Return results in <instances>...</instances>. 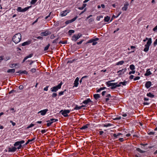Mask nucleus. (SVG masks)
Segmentation results:
<instances>
[{"mask_svg": "<svg viewBox=\"0 0 157 157\" xmlns=\"http://www.w3.org/2000/svg\"><path fill=\"white\" fill-rule=\"evenodd\" d=\"M147 40H148V41L146 44L145 45V48L144 50V51L146 52H147L148 51L149 46H150L152 43L151 39V38L148 39V38L146 37L145 39L143 40V41L145 42Z\"/></svg>", "mask_w": 157, "mask_h": 157, "instance_id": "f257e3e1", "label": "nucleus"}, {"mask_svg": "<svg viewBox=\"0 0 157 157\" xmlns=\"http://www.w3.org/2000/svg\"><path fill=\"white\" fill-rule=\"evenodd\" d=\"M21 36L20 33L15 34L13 37V40L15 44L20 42L21 40Z\"/></svg>", "mask_w": 157, "mask_h": 157, "instance_id": "f03ea898", "label": "nucleus"}, {"mask_svg": "<svg viewBox=\"0 0 157 157\" xmlns=\"http://www.w3.org/2000/svg\"><path fill=\"white\" fill-rule=\"evenodd\" d=\"M111 81H108L106 82V84L108 87L111 86L110 88L112 89H113L116 88L117 87L116 86V84L117 83H110Z\"/></svg>", "mask_w": 157, "mask_h": 157, "instance_id": "7ed1b4c3", "label": "nucleus"}, {"mask_svg": "<svg viewBox=\"0 0 157 157\" xmlns=\"http://www.w3.org/2000/svg\"><path fill=\"white\" fill-rule=\"evenodd\" d=\"M62 84V83L61 82L59 84L56 86H55L51 88V91L52 92H56L57 91L58 89L61 88V86Z\"/></svg>", "mask_w": 157, "mask_h": 157, "instance_id": "20e7f679", "label": "nucleus"}, {"mask_svg": "<svg viewBox=\"0 0 157 157\" xmlns=\"http://www.w3.org/2000/svg\"><path fill=\"white\" fill-rule=\"evenodd\" d=\"M70 112V110H61L59 112L65 117H67L68 116V114Z\"/></svg>", "mask_w": 157, "mask_h": 157, "instance_id": "39448f33", "label": "nucleus"}, {"mask_svg": "<svg viewBox=\"0 0 157 157\" xmlns=\"http://www.w3.org/2000/svg\"><path fill=\"white\" fill-rule=\"evenodd\" d=\"M82 36V34L79 33L77 35H74L72 37V40L73 41H76L78 39L80 38Z\"/></svg>", "mask_w": 157, "mask_h": 157, "instance_id": "423d86ee", "label": "nucleus"}, {"mask_svg": "<svg viewBox=\"0 0 157 157\" xmlns=\"http://www.w3.org/2000/svg\"><path fill=\"white\" fill-rule=\"evenodd\" d=\"M30 7V6H29L22 9L21 7H19L17 8V10L19 12H25Z\"/></svg>", "mask_w": 157, "mask_h": 157, "instance_id": "0eeeda50", "label": "nucleus"}, {"mask_svg": "<svg viewBox=\"0 0 157 157\" xmlns=\"http://www.w3.org/2000/svg\"><path fill=\"white\" fill-rule=\"evenodd\" d=\"M70 11L69 10H66L61 12L60 13V15L62 17L65 16H66L67 14Z\"/></svg>", "mask_w": 157, "mask_h": 157, "instance_id": "6e6552de", "label": "nucleus"}, {"mask_svg": "<svg viewBox=\"0 0 157 157\" xmlns=\"http://www.w3.org/2000/svg\"><path fill=\"white\" fill-rule=\"evenodd\" d=\"M126 70H127L126 69V68H125L122 69L121 70L118 71L117 72V73H119L118 75L119 76H120L121 75H123L126 71Z\"/></svg>", "mask_w": 157, "mask_h": 157, "instance_id": "1a4fd4ad", "label": "nucleus"}, {"mask_svg": "<svg viewBox=\"0 0 157 157\" xmlns=\"http://www.w3.org/2000/svg\"><path fill=\"white\" fill-rule=\"evenodd\" d=\"M129 6V3L126 2L124 4L123 7H122V10L123 11H126L127 10L128 7Z\"/></svg>", "mask_w": 157, "mask_h": 157, "instance_id": "9d476101", "label": "nucleus"}, {"mask_svg": "<svg viewBox=\"0 0 157 157\" xmlns=\"http://www.w3.org/2000/svg\"><path fill=\"white\" fill-rule=\"evenodd\" d=\"M17 149V148L14 147H12L11 148H8V151L9 152H13L15 151Z\"/></svg>", "mask_w": 157, "mask_h": 157, "instance_id": "9b49d317", "label": "nucleus"}, {"mask_svg": "<svg viewBox=\"0 0 157 157\" xmlns=\"http://www.w3.org/2000/svg\"><path fill=\"white\" fill-rule=\"evenodd\" d=\"M48 111V109H44L43 110H42L39 112L38 113H41V115H45L46 112Z\"/></svg>", "mask_w": 157, "mask_h": 157, "instance_id": "f8f14e48", "label": "nucleus"}, {"mask_svg": "<svg viewBox=\"0 0 157 157\" xmlns=\"http://www.w3.org/2000/svg\"><path fill=\"white\" fill-rule=\"evenodd\" d=\"M79 80V78L78 77L76 78L74 82V85L75 87H77L78 86V81Z\"/></svg>", "mask_w": 157, "mask_h": 157, "instance_id": "ddd939ff", "label": "nucleus"}, {"mask_svg": "<svg viewBox=\"0 0 157 157\" xmlns=\"http://www.w3.org/2000/svg\"><path fill=\"white\" fill-rule=\"evenodd\" d=\"M151 83L150 81L147 82L145 84V86L147 89L149 88L151 86Z\"/></svg>", "mask_w": 157, "mask_h": 157, "instance_id": "4468645a", "label": "nucleus"}, {"mask_svg": "<svg viewBox=\"0 0 157 157\" xmlns=\"http://www.w3.org/2000/svg\"><path fill=\"white\" fill-rule=\"evenodd\" d=\"M99 39L98 38H96L94 39H91L90 40H89L86 43V44L89 43H91L93 42L94 41H97V40H99Z\"/></svg>", "mask_w": 157, "mask_h": 157, "instance_id": "2eb2a0df", "label": "nucleus"}, {"mask_svg": "<svg viewBox=\"0 0 157 157\" xmlns=\"http://www.w3.org/2000/svg\"><path fill=\"white\" fill-rule=\"evenodd\" d=\"M49 34V33L48 31H45L43 32H42L40 33V35L41 36H45L48 35Z\"/></svg>", "mask_w": 157, "mask_h": 157, "instance_id": "dca6fc26", "label": "nucleus"}, {"mask_svg": "<svg viewBox=\"0 0 157 157\" xmlns=\"http://www.w3.org/2000/svg\"><path fill=\"white\" fill-rule=\"evenodd\" d=\"M92 102V101L90 99L88 98L86 100H85L83 101L82 102V103L86 104H88L90 102Z\"/></svg>", "mask_w": 157, "mask_h": 157, "instance_id": "f3484780", "label": "nucleus"}, {"mask_svg": "<svg viewBox=\"0 0 157 157\" xmlns=\"http://www.w3.org/2000/svg\"><path fill=\"white\" fill-rule=\"evenodd\" d=\"M152 74L151 72L149 71V69H147L146 72V73L144 74V75L148 76Z\"/></svg>", "mask_w": 157, "mask_h": 157, "instance_id": "a211bd4d", "label": "nucleus"}, {"mask_svg": "<svg viewBox=\"0 0 157 157\" xmlns=\"http://www.w3.org/2000/svg\"><path fill=\"white\" fill-rule=\"evenodd\" d=\"M147 96L151 98H153L155 97V96L154 94L150 92L147 93Z\"/></svg>", "mask_w": 157, "mask_h": 157, "instance_id": "6ab92c4d", "label": "nucleus"}, {"mask_svg": "<svg viewBox=\"0 0 157 157\" xmlns=\"http://www.w3.org/2000/svg\"><path fill=\"white\" fill-rule=\"evenodd\" d=\"M15 72V69H9L7 70V72L10 73H14Z\"/></svg>", "mask_w": 157, "mask_h": 157, "instance_id": "aec40b11", "label": "nucleus"}, {"mask_svg": "<svg viewBox=\"0 0 157 157\" xmlns=\"http://www.w3.org/2000/svg\"><path fill=\"white\" fill-rule=\"evenodd\" d=\"M89 125V124H87L83 126L81 128V130L85 129L88 128V126Z\"/></svg>", "mask_w": 157, "mask_h": 157, "instance_id": "412c9836", "label": "nucleus"}, {"mask_svg": "<svg viewBox=\"0 0 157 157\" xmlns=\"http://www.w3.org/2000/svg\"><path fill=\"white\" fill-rule=\"evenodd\" d=\"M94 97L96 100L100 98V95L99 94H96L94 95Z\"/></svg>", "mask_w": 157, "mask_h": 157, "instance_id": "4be33fe9", "label": "nucleus"}, {"mask_svg": "<svg viewBox=\"0 0 157 157\" xmlns=\"http://www.w3.org/2000/svg\"><path fill=\"white\" fill-rule=\"evenodd\" d=\"M121 135V134L120 133H118L117 134L114 133L113 134V136L115 138V139L116 138H118V136Z\"/></svg>", "mask_w": 157, "mask_h": 157, "instance_id": "5701e85b", "label": "nucleus"}, {"mask_svg": "<svg viewBox=\"0 0 157 157\" xmlns=\"http://www.w3.org/2000/svg\"><path fill=\"white\" fill-rule=\"evenodd\" d=\"M110 17L108 16H106L105 17L104 20L105 22H108L110 19Z\"/></svg>", "mask_w": 157, "mask_h": 157, "instance_id": "b1692460", "label": "nucleus"}, {"mask_svg": "<svg viewBox=\"0 0 157 157\" xmlns=\"http://www.w3.org/2000/svg\"><path fill=\"white\" fill-rule=\"evenodd\" d=\"M124 63V61H123V60L119 62H117L116 63V65H122Z\"/></svg>", "mask_w": 157, "mask_h": 157, "instance_id": "393cba45", "label": "nucleus"}, {"mask_svg": "<svg viewBox=\"0 0 157 157\" xmlns=\"http://www.w3.org/2000/svg\"><path fill=\"white\" fill-rule=\"evenodd\" d=\"M30 42L29 41H26L24 42L21 44L22 46H25L26 45H29L30 44Z\"/></svg>", "mask_w": 157, "mask_h": 157, "instance_id": "a878e982", "label": "nucleus"}, {"mask_svg": "<svg viewBox=\"0 0 157 157\" xmlns=\"http://www.w3.org/2000/svg\"><path fill=\"white\" fill-rule=\"evenodd\" d=\"M35 139H36V138L34 137L33 139H32L31 140H28L27 141V142L24 145H27L30 142L33 141Z\"/></svg>", "mask_w": 157, "mask_h": 157, "instance_id": "bb28decb", "label": "nucleus"}, {"mask_svg": "<svg viewBox=\"0 0 157 157\" xmlns=\"http://www.w3.org/2000/svg\"><path fill=\"white\" fill-rule=\"evenodd\" d=\"M47 122H48L47 124L48 127H49L52 123V122L50 120L48 121Z\"/></svg>", "mask_w": 157, "mask_h": 157, "instance_id": "cd10ccee", "label": "nucleus"}, {"mask_svg": "<svg viewBox=\"0 0 157 157\" xmlns=\"http://www.w3.org/2000/svg\"><path fill=\"white\" fill-rule=\"evenodd\" d=\"M136 150L140 152V153H143L145 152V151H144L140 149L139 148H136Z\"/></svg>", "mask_w": 157, "mask_h": 157, "instance_id": "c85d7f7f", "label": "nucleus"}, {"mask_svg": "<svg viewBox=\"0 0 157 157\" xmlns=\"http://www.w3.org/2000/svg\"><path fill=\"white\" fill-rule=\"evenodd\" d=\"M129 68L131 70H133L135 69V66L133 64L130 65Z\"/></svg>", "mask_w": 157, "mask_h": 157, "instance_id": "c756f323", "label": "nucleus"}, {"mask_svg": "<svg viewBox=\"0 0 157 157\" xmlns=\"http://www.w3.org/2000/svg\"><path fill=\"white\" fill-rule=\"evenodd\" d=\"M81 109V106H78L77 105L75 106V108H74V110H79Z\"/></svg>", "mask_w": 157, "mask_h": 157, "instance_id": "7c9ffc66", "label": "nucleus"}, {"mask_svg": "<svg viewBox=\"0 0 157 157\" xmlns=\"http://www.w3.org/2000/svg\"><path fill=\"white\" fill-rule=\"evenodd\" d=\"M68 32L69 35L71 36V34L72 33H74L75 32V31H74V30H73L71 29V30H70L68 31Z\"/></svg>", "mask_w": 157, "mask_h": 157, "instance_id": "2f4dec72", "label": "nucleus"}, {"mask_svg": "<svg viewBox=\"0 0 157 157\" xmlns=\"http://www.w3.org/2000/svg\"><path fill=\"white\" fill-rule=\"evenodd\" d=\"M50 46V44H48L45 47L44 49V51H46L47 50H48L49 47Z\"/></svg>", "mask_w": 157, "mask_h": 157, "instance_id": "473e14b6", "label": "nucleus"}, {"mask_svg": "<svg viewBox=\"0 0 157 157\" xmlns=\"http://www.w3.org/2000/svg\"><path fill=\"white\" fill-rule=\"evenodd\" d=\"M21 144H20V143L19 142V141H17V142H16L15 144H14V146L15 147H16L17 146H19L20 145H21Z\"/></svg>", "mask_w": 157, "mask_h": 157, "instance_id": "72a5a7b5", "label": "nucleus"}, {"mask_svg": "<svg viewBox=\"0 0 157 157\" xmlns=\"http://www.w3.org/2000/svg\"><path fill=\"white\" fill-rule=\"evenodd\" d=\"M33 53L30 54L28 56H27L25 57L27 59H28L29 58H30L32 57L33 56Z\"/></svg>", "mask_w": 157, "mask_h": 157, "instance_id": "f704fd0d", "label": "nucleus"}, {"mask_svg": "<svg viewBox=\"0 0 157 157\" xmlns=\"http://www.w3.org/2000/svg\"><path fill=\"white\" fill-rule=\"evenodd\" d=\"M112 125V124L109 123L107 124H104L103 126H104V127H108L111 126Z\"/></svg>", "mask_w": 157, "mask_h": 157, "instance_id": "c9c22d12", "label": "nucleus"}, {"mask_svg": "<svg viewBox=\"0 0 157 157\" xmlns=\"http://www.w3.org/2000/svg\"><path fill=\"white\" fill-rule=\"evenodd\" d=\"M51 121L52 122V123L54 122L57 121H58L57 119H56L54 118H52L50 119Z\"/></svg>", "mask_w": 157, "mask_h": 157, "instance_id": "e433bc0d", "label": "nucleus"}, {"mask_svg": "<svg viewBox=\"0 0 157 157\" xmlns=\"http://www.w3.org/2000/svg\"><path fill=\"white\" fill-rule=\"evenodd\" d=\"M34 125V124H31L30 125L28 126L26 128L27 129L33 126Z\"/></svg>", "mask_w": 157, "mask_h": 157, "instance_id": "4c0bfd02", "label": "nucleus"}, {"mask_svg": "<svg viewBox=\"0 0 157 157\" xmlns=\"http://www.w3.org/2000/svg\"><path fill=\"white\" fill-rule=\"evenodd\" d=\"M67 41H60L59 42V43L62 44H66L67 43Z\"/></svg>", "mask_w": 157, "mask_h": 157, "instance_id": "58836bf2", "label": "nucleus"}, {"mask_svg": "<svg viewBox=\"0 0 157 157\" xmlns=\"http://www.w3.org/2000/svg\"><path fill=\"white\" fill-rule=\"evenodd\" d=\"M37 0H32L31 2L32 4H34L37 2Z\"/></svg>", "mask_w": 157, "mask_h": 157, "instance_id": "ea45409f", "label": "nucleus"}, {"mask_svg": "<svg viewBox=\"0 0 157 157\" xmlns=\"http://www.w3.org/2000/svg\"><path fill=\"white\" fill-rule=\"evenodd\" d=\"M127 82L124 81V82H120V84H122L123 86H125L126 85V83Z\"/></svg>", "mask_w": 157, "mask_h": 157, "instance_id": "a19ab883", "label": "nucleus"}, {"mask_svg": "<svg viewBox=\"0 0 157 157\" xmlns=\"http://www.w3.org/2000/svg\"><path fill=\"white\" fill-rule=\"evenodd\" d=\"M59 37H58L57 38L55 39V40H54L52 42V43L54 44V43H56L57 41L59 39Z\"/></svg>", "mask_w": 157, "mask_h": 157, "instance_id": "79ce46f5", "label": "nucleus"}, {"mask_svg": "<svg viewBox=\"0 0 157 157\" xmlns=\"http://www.w3.org/2000/svg\"><path fill=\"white\" fill-rule=\"evenodd\" d=\"M66 90H65L64 91H60V92H59V95H63V93H64V92H65Z\"/></svg>", "mask_w": 157, "mask_h": 157, "instance_id": "37998d69", "label": "nucleus"}, {"mask_svg": "<svg viewBox=\"0 0 157 157\" xmlns=\"http://www.w3.org/2000/svg\"><path fill=\"white\" fill-rule=\"evenodd\" d=\"M77 18V16H76V17H75L73 19L71 20V22H72L73 21H75L76 19Z\"/></svg>", "mask_w": 157, "mask_h": 157, "instance_id": "c03bdc74", "label": "nucleus"}, {"mask_svg": "<svg viewBox=\"0 0 157 157\" xmlns=\"http://www.w3.org/2000/svg\"><path fill=\"white\" fill-rule=\"evenodd\" d=\"M30 71L32 73H34L35 72L36 69L35 68H32L30 70Z\"/></svg>", "mask_w": 157, "mask_h": 157, "instance_id": "a18cd8bd", "label": "nucleus"}, {"mask_svg": "<svg viewBox=\"0 0 157 157\" xmlns=\"http://www.w3.org/2000/svg\"><path fill=\"white\" fill-rule=\"evenodd\" d=\"M140 78V77L139 76L136 77L134 78V80L136 81V80H139Z\"/></svg>", "mask_w": 157, "mask_h": 157, "instance_id": "49530a36", "label": "nucleus"}, {"mask_svg": "<svg viewBox=\"0 0 157 157\" xmlns=\"http://www.w3.org/2000/svg\"><path fill=\"white\" fill-rule=\"evenodd\" d=\"M71 23H72L71 20L67 21L65 22V24L67 25Z\"/></svg>", "mask_w": 157, "mask_h": 157, "instance_id": "de8ad7c7", "label": "nucleus"}, {"mask_svg": "<svg viewBox=\"0 0 157 157\" xmlns=\"http://www.w3.org/2000/svg\"><path fill=\"white\" fill-rule=\"evenodd\" d=\"M132 71H130L129 72L128 74L129 75H131L132 74H134L135 73V71L134 70H132Z\"/></svg>", "mask_w": 157, "mask_h": 157, "instance_id": "09e8293b", "label": "nucleus"}, {"mask_svg": "<svg viewBox=\"0 0 157 157\" xmlns=\"http://www.w3.org/2000/svg\"><path fill=\"white\" fill-rule=\"evenodd\" d=\"M57 95V94L56 93H53L52 94V97H56Z\"/></svg>", "mask_w": 157, "mask_h": 157, "instance_id": "8fccbe9b", "label": "nucleus"}, {"mask_svg": "<svg viewBox=\"0 0 157 157\" xmlns=\"http://www.w3.org/2000/svg\"><path fill=\"white\" fill-rule=\"evenodd\" d=\"M83 41V40H82L81 41H80L79 42H77V44L78 45L80 44H81L82 43V42Z\"/></svg>", "mask_w": 157, "mask_h": 157, "instance_id": "3c124183", "label": "nucleus"}, {"mask_svg": "<svg viewBox=\"0 0 157 157\" xmlns=\"http://www.w3.org/2000/svg\"><path fill=\"white\" fill-rule=\"evenodd\" d=\"M10 122L12 124L13 126H14L16 125V123L15 122H13L12 121H10Z\"/></svg>", "mask_w": 157, "mask_h": 157, "instance_id": "603ef678", "label": "nucleus"}, {"mask_svg": "<svg viewBox=\"0 0 157 157\" xmlns=\"http://www.w3.org/2000/svg\"><path fill=\"white\" fill-rule=\"evenodd\" d=\"M154 45L155 46L156 45H157V38L156 39L154 43Z\"/></svg>", "mask_w": 157, "mask_h": 157, "instance_id": "864d4df0", "label": "nucleus"}, {"mask_svg": "<svg viewBox=\"0 0 157 157\" xmlns=\"http://www.w3.org/2000/svg\"><path fill=\"white\" fill-rule=\"evenodd\" d=\"M10 109V110L12 111V113H13L15 112V111L14 110V109L13 108H11Z\"/></svg>", "mask_w": 157, "mask_h": 157, "instance_id": "5fc2aeb1", "label": "nucleus"}, {"mask_svg": "<svg viewBox=\"0 0 157 157\" xmlns=\"http://www.w3.org/2000/svg\"><path fill=\"white\" fill-rule=\"evenodd\" d=\"M48 87H49V86H46L45 87L44 89V91H47L48 90Z\"/></svg>", "mask_w": 157, "mask_h": 157, "instance_id": "6e6d98bb", "label": "nucleus"}, {"mask_svg": "<svg viewBox=\"0 0 157 157\" xmlns=\"http://www.w3.org/2000/svg\"><path fill=\"white\" fill-rule=\"evenodd\" d=\"M19 88L20 90H22L23 89L24 87L23 85H21L19 86Z\"/></svg>", "mask_w": 157, "mask_h": 157, "instance_id": "4d7b16f0", "label": "nucleus"}, {"mask_svg": "<svg viewBox=\"0 0 157 157\" xmlns=\"http://www.w3.org/2000/svg\"><path fill=\"white\" fill-rule=\"evenodd\" d=\"M22 73L25 74H27V73H28V72L24 70V71H22Z\"/></svg>", "mask_w": 157, "mask_h": 157, "instance_id": "13d9d810", "label": "nucleus"}, {"mask_svg": "<svg viewBox=\"0 0 157 157\" xmlns=\"http://www.w3.org/2000/svg\"><path fill=\"white\" fill-rule=\"evenodd\" d=\"M19 142L20 143V144L21 145V144H23L25 142V141L23 140H22Z\"/></svg>", "mask_w": 157, "mask_h": 157, "instance_id": "bf43d9fd", "label": "nucleus"}, {"mask_svg": "<svg viewBox=\"0 0 157 157\" xmlns=\"http://www.w3.org/2000/svg\"><path fill=\"white\" fill-rule=\"evenodd\" d=\"M17 65V63H13L12 64V67H15Z\"/></svg>", "mask_w": 157, "mask_h": 157, "instance_id": "052dcab7", "label": "nucleus"}, {"mask_svg": "<svg viewBox=\"0 0 157 157\" xmlns=\"http://www.w3.org/2000/svg\"><path fill=\"white\" fill-rule=\"evenodd\" d=\"M51 13H50L44 19H48L50 16V14H51Z\"/></svg>", "mask_w": 157, "mask_h": 157, "instance_id": "680f3d73", "label": "nucleus"}, {"mask_svg": "<svg viewBox=\"0 0 157 157\" xmlns=\"http://www.w3.org/2000/svg\"><path fill=\"white\" fill-rule=\"evenodd\" d=\"M134 77V76L133 75H130V76L129 77V79H132Z\"/></svg>", "mask_w": 157, "mask_h": 157, "instance_id": "e2e57ef3", "label": "nucleus"}, {"mask_svg": "<svg viewBox=\"0 0 157 157\" xmlns=\"http://www.w3.org/2000/svg\"><path fill=\"white\" fill-rule=\"evenodd\" d=\"M97 43V42H96V41H94V42H93V43H92V45H96Z\"/></svg>", "mask_w": 157, "mask_h": 157, "instance_id": "0e129e2a", "label": "nucleus"}, {"mask_svg": "<svg viewBox=\"0 0 157 157\" xmlns=\"http://www.w3.org/2000/svg\"><path fill=\"white\" fill-rule=\"evenodd\" d=\"M155 133V132H150L148 134L149 135H153Z\"/></svg>", "mask_w": 157, "mask_h": 157, "instance_id": "69168bd1", "label": "nucleus"}, {"mask_svg": "<svg viewBox=\"0 0 157 157\" xmlns=\"http://www.w3.org/2000/svg\"><path fill=\"white\" fill-rule=\"evenodd\" d=\"M157 30V25L154 27L153 29V30L154 31H156Z\"/></svg>", "mask_w": 157, "mask_h": 157, "instance_id": "338daca9", "label": "nucleus"}, {"mask_svg": "<svg viewBox=\"0 0 157 157\" xmlns=\"http://www.w3.org/2000/svg\"><path fill=\"white\" fill-rule=\"evenodd\" d=\"M46 132V130L45 129H43L41 131V132L42 133H44Z\"/></svg>", "mask_w": 157, "mask_h": 157, "instance_id": "774afa93", "label": "nucleus"}]
</instances>
